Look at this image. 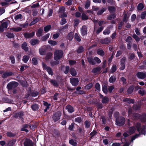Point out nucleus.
Instances as JSON below:
<instances>
[{"instance_id": "obj_1", "label": "nucleus", "mask_w": 146, "mask_h": 146, "mask_svg": "<svg viewBox=\"0 0 146 146\" xmlns=\"http://www.w3.org/2000/svg\"><path fill=\"white\" fill-rule=\"evenodd\" d=\"M141 125L139 123H137L134 126L129 127V128L128 133L130 135L132 134L135 132L137 129L139 133L145 135V132H146V128L145 126H143L141 129Z\"/></svg>"}, {"instance_id": "obj_2", "label": "nucleus", "mask_w": 146, "mask_h": 146, "mask_svg": "<svg viewBox=\"0 0 146 146\" xmlns=\"http://www.w3.org/2000/svg\"><path fill=\"white\" fill-rule=\"evenodd\" d=\"M63 55V52L61 50H56L54 52V59L56 61L60 59Z\"/></svg>"}, {"instance_id": "obj_3", "label": "nucleus", "mask_w": 146, "mask_h": 146, "mask_svg": "<svg viewBox=\"0 0 146 146\" xmlns=\"http://www.w3.org/2000/svg\"><path fill=\"white\" fill-rule=\"evenodd\" d=\"M9 24V22L8 21H2L0 22V31L3 32L4 29L7 28Z\"/></svg>"}, {"instance_id": "obj_4", "label": "nucleus", "mask_w": 146, "mask_h": 146, "mask_svg": "<svg viewBox=\"0 0 146 146\" xmlns=\"http://www.w3.org/2000/svg\"><path fill=\"white\" fill-rule=\"evenodd\" d=\"M125 120V118L122 117L116 118V124L119 126L124 124Z\"/></svg>"}, {"instance_id": "obj_5", "label": "nucleus", "mask_w": 146, "mask_h": 146, "mask_svg": "<svg viewBox=\"0 0 146 146\" xmlns=\"http://www.w3.org/2000/svg\"><path fill=\"white\" fill-rule=\"evenodd\" d=\"M65 9L63 7L60 8L58 11L59 17H67L66 14L65 13Z\"/></svg>"}, {"instance_id": "obj_6", "label": "nucleus", "mask_w": 146, "mask_h": 146, "mask_svg": "<svg viewBox=\"0 0 146 146\" xmlns=\"http://www.w3.org/2000/svg\"><path fill=\"white\" fill-rule=\"evenodd\" d=\"M61 115V113L60 111H58L56 112L53 115L52 117L53 120L55 122L57 121L60 119Z\"/></svg>"}, {"instance_id": "obj_7", "label": "nucleus", "mask_w": 146, "mask_h": 146, "mask_svg": "<svg viewBox=\"0 0 146 146\" xmlns=\"http://www.w3.org/2000/svg\"><path fill=\"white\" fill-rule=\"evenodd\" d=\"M18 85L17 82H11L9 83L7 85V87L8 90H10L14 88Z\"/></svg>"}, {"instance_id": "obj_8", "label": "nucleus", "mask_w": 146, "mask_h": 146, "mask_svg": "<svg viewBox=\"0 0 146 146\" xmlns=\"http://www.w3.org/2000/svg\"><path fill=\"white\" fill-rule=\"evenodd\" d=\"M136 76L139 78L143 79L146 77V72H138L137 73Z\"/></svg>"}, {"instance_id": "obj_9", "label": "nucleus", "mask_w": 146, "mask_h": 146, "mask_svg": "<svg viewBox=\"0 0 146 146\" xmlns=\"http://www.w3.org/2000/svg\"><path fill=\"white\" fill-rule=\"evenodd\" d=\"M70 81L72 85L76 86L78 84L79 80L78 78H70Z\"/></svg>"}, {"instance_id": "obj_10", "label": "nucleus", "mask_w": 146, "mask_h": 146, "mask_svg": "<svg viewBox=\"0 0 146 146\" xmlns=\"http://www.w3.org/2000/svg\"><path fill=\"white\" fill-rule=\"evenodd\" d=\"M24 146H33V143L32 141L28 139H26L24 143Z\"/></svg>"}, {"instance_id": "obj_11", "label": "nucleus", "mask_w": 146, "mask_h": 146, "mask_svg": "<svg viewBox=\"0 0 146 146\" xmlns=\"http://www.w3.org/2000/svg\"><path fill=\"white\" fill-rule=\"evenodd\" d=\"M87 27L86 26H83L81 28V33L82 36L86 35L87 34Z\"/></svg>"}, {"instance_id": "obj_12", "label": "nucleus", "mask_w": 146, "mask_h": 146, "mask_svg": "<svg viewBox=\"0 0 146 146\" xmlns=\"http://www.w3.org/2000/svg\"><path fill=\"white\" fill-rule=\"evenodd\" d=\"M43 68L46 70L48 74L51 75H53V72H52L51 69L49 67L47 66L46 64H43Z\"/></svg>"}, {"instance_id": "obj_13", "label": "nucleus", "mask_w": 146, "mask_h": 146, "mask_svg": "<svg viewBox=\"0 0 146 146\" xmlns=\"http://www.w3.org/2000/svg\"><path fill=\"white\" fill-rule=\"evenodd\" d=\"M46 51V48L45 46H42L39 49V53L41 55H44L45 54Z\"/></svg>"}, {"instance_id": "obj_14", "label": "nucleus", "mask_w": 146, "mask_h": 146, "mask_svg": "<svg viewBox=\"0 0 146 146\" xmlns=\"http://www.w3.org/2000/svg\"><path fill=\"white\" fill-rule=\"evenodd\" d=\"M110 39L109 38H106L104 39H102L100 42L103 44H109L110 42Z\"/></svg>"}, {"instance_id": "obj_15", "label": "nucleus", "mask_w": 146, "mask_h": 146, "mask_svg": "<svg viewBox=\"0 0 146 146\" xmlns=\"http://www.w3.org/2000/svg\"><path fill=\"white\" fill-rule=\"evenodd\" d=\"M35 32L33 31L30 33H25L24 34V35L26 38H30L33 36L35 35Z\"/></svg>"}, {"instance_id": "obj_16", "label": "nucleus", "mask_w": 146, "mask_h": 146, "mask_svg": "<svg viewBox=\"0 0 146 146\" xmlns=\"http://www.w3.org/2000/svg\"><path fill=\"white\" fill-rule=\"evenodd\" d=\"M101 68L100 67H98L94 68L92 70V72L95 74H100L101 72Z\"/></svg>"}, {"instance_id": "obj_17", "label": "nucleus", "mask_w": 146, "mask_h": 146, "mask_svg": "<svg viewBox=\"0 0 146 146\" xmlns=\"http://www.w3.org/2000/svg\"><path fill=\"white\" fill-rule=\"evenodd\" d=\"M16 142L15 139H13L8 141L6 143V146H12Z\"/></svg>"}, {"instance_id": "obj_18", "label": "nucleus", "mask_w": 146, "mask_h": 146, "mask_svg": "<svg viewBox=\"0 0 146 146\" xmlns=\"http://www.w3.org/2000/svg\"><path fill=\"white\" fill-rule=\"evenodd\" d=\"M22 29V28L21 27H17L10 28V30L12 31L15 32H18L21 31Z\"/></svg>"}, {"instance_id": "obj_19", "label": "nucleus", "mask_w": 146, "mask_h": 146, "mask_svg": "<svg viewBox=\"0 0 146 146\" xmlns=\"http://www.w3.org/2000/svg\"><path fill=\"white\" fill-rule=\"evenodd\" d=\"M66 109L70 113H72L74 111L73 108L70 105H68L66 106Z\"/></svg>"}, {"instance_id": "obj_20", "label": "nucleus", "mask_w": 146, "mask_h": 146, "mask_svg": "<svg viewBox=\"0 0 146 146\" xmlns=\"http://www.w3.org/2000/svg\"><path fill=\"white\" fill-rule=\"evenodd\" d=\"M39 43V41L38 40L36 39H32L30 42L31 44L32 45H34L38 44Z\"/></svg>"}, {"instance_id": "obj_21", "label": "nucleus", "mask_w": 146, "mask_h": 146, "mask_svg": "<svg viewBox=\"0 0 146 146\" xmlns=\"http://www.w3.org/2000/svg\"><path fill=\"white\" fill-rule=\"evenodd\" d=\"M22 48L25 51H27L28 50L29 48L28 47L27 45V43L24 42L21 45Z\"/></svg>"}, {"instance_id": "obj_22", "label": "nucleus", "mask_w": 146, "mask_h": 146, "mask_svg": "<svg viewBox=\"0 0 146 146\" xmlns=\"http://www.w3.org/2000/svg\"><path fill=\"white\" fill-rule=\"evenodd\" d=\"M74 33L72 32H71L68 33L67 36V38L70 40H71L74 37Z\"/></svg>"}, {"instance_id": "obj_23", "label": "nucleus", "mask_w": 146, "mask_h": 146, "mask_svg": "<svg viewBox=\"0 0 146 146\" xmlns=\"http://www.w3.org/2000/svg\"><path fill=\"white\" fill-rule=\"evenodd\" d=\"M70 67L69 66H62V70H63L65 74H67L69 70Z\"/></svg>"}, {"instance_id": "obj_24", "label": "nucleus", "mask_w": 146, "mask_h": 146, "mask_svg": "<svg viewBox=\"0 0 146 146\" xmlns=\"http://www.w3.org/2000/svg\"><path fill=\"white\" fill-rule=\"evenodd\" d=\"M109 99L106 97H104L102 99V102L103 104H106L109 101Z\"/></svg>"}, {"instance_id": "obj_25", "label": "nucleus", "mask_w": 146, "mask_h": 146, "mask_svg": "<svg viewBox=\"0 0 146 146\" xmlns=\"http://www.w3.org/2000/svg\"><path fill=\"white\" fill-rule=\"evenodd\" d=\"M29 56L24 55L23 56L22 60L25 63H27L29 59Z\"/></svg>"}, {"instance_id": "obj_26", "label": "nucleus", "mask_w": 146, "mask_h": 146, "mask_svg": "<svg viewBox=\"0 0 146 146\" xmlns=\"http://www.w3.org/2000/svg\"><path fill=\"white\" fill-rule=\"evenodd\" d=\"M123 21H125L127 20L128 19L129 15V14H128L126 12H124L123 13Z\"/></svg>"}, {"instance_id": "obj_27", "label": "nucleus", "mask_w": 146, "mask_h": 146, "mask_svg": "<svg viewBox=\"0 0 146 146\" xmlns=\"http://www.w3.org/2000/svg\"><path fill=\"white\" fill-rule=\"evenodd\" d=\"M50 82L55 86L58 87V83L56 80H50Z\"/></svg>"}, {"instance_id": "obj_28", "label": "nucleus", "mask_w": 146, "mask_h": 146, "mask_svg": "<svg viewBox=\"0 0 146 146\" xmlns=\"http://www.w3.org/2000/svg\"><path fill=\"white\" fill-rule=\"evenodd\" d=\"M52 54L51 52H48L46 54L45 58V59L46 60H47L50 59L52 57Z\"/></svg>"}, {"instance_id": "obj_29", "label": "nucleus", "mask_w": 146, "mask_h": 146, "mask_svg": "<svg viewBox=\"0 0 146 146\" xmlns=\"http://www.w3.org/2000/svg\"><path fill=\"white\" fill-rule=\"evenodd\" d=\"M23 115V114L22 112L17 113L14 114V117L15 118L21 117Z\"/></svg>"}, {"instance_id": "obj_30", "label": "nucleus", "mask_w": 146, "mask_h": 146, "mask_svg": "<svg viewBox=\"0 0 146 146\" xmlns=\"http://www.w3.org/2000/svg\"><path fill=\"white\" fill-rule=\"evenodd\" d=\"M123 101L129 103H133L134 102V101L133 100L127 98L124 99Z\"/></svg>"}, {"instance_id": "obj_31", "label": "nucleus", "mask_w": 146, "mask_h": 146, "mask_svg": "<svg viewBox=\"0 0 146 146\" xmlns=\"http://www.w3.org/2000/svg\"><path fill=\"white\" fill-rule=\"evenodd\" d=\"M11 74L12 73L11 72H5L3 73L2 76L3 78H5L11 75Z\"/></svg>"}, {"instance_id": "obj_32", "label": "nucleus", "mask_w": 146, "mask_h": 146, "mask_svg": "<svg viewBox=\"0 0 146 146\" xmlns=\"http://www.w3.org/2000/svg\"><path fill=\"white\" fill-rule=\"evenodd\" d=\"M107 9V8L106 7L103 8L102 9L99 11L97 13V15H102L103 13Z\"/></svg>"}, {"instance_id": "obj_33", "label": "nucleus", "mask_w": 146, "mask_h": 146, "mask_svg": "<svg viewBox=\"0 0 146 146\" xmlns=\"http://www.w3.org/2000/svg\"><path fill=\"white\" fill-rule=\"evenodd\" d=\"M48 42L52 46H54L57 44L56 41L51 40H48Z\"/></svg>"}, {"instance_id": "obj_34", "label": "nucleus", "mask_w": 146, "mask_h": 146, "mask_svg": "<svg viewBox=\"0 0 146 146\" xmlns=\"http://www.w3.org/2000/svg\"><path fill=\"white\" fill-rule=\"evenodd\" d=\"M31 108L33 111H36L38 110V107L37 104H35L32 106Z\"/></svg>"}, {"instance_id": "obj_35", "label": "nucleus", "mask_w": 146, "mask_h": 146, "mask_svg": "<svg viewBox=\"0 0 146 146\" xmlns=\"http://www.w3.org/2000/svg\"><path fill=\"white\" fill-rule=\"evenodd\" d=\"M70 73L72 76H74L77 74V72L73 68H72L70 70Z\"/></svg>"}, {"instance_id": "obj_36", "label": "nucleus", "mask_w": 146, "mask_h": 146, "mask_svg": "<svg viewBox=\"0 0 146 146\" xmlns=\"http://www.w3.org/2000/svg\"><path fill=\"white\" fill-rule=\"evenodd\" d=\"M69 143L73 146H76V145L77 143L76 141L73 139H71L69 140Z\"/></svg>"}, {"instance_id": "obj_37", "label": "nucleus", "mask_w": 146, "mask_h": 146, "mask_svg": "<svg viewBox=\"0 0 146 146\" xmlns=\"http://www.w3.org/2000/svg\"><path fill=\"white\" fill-rule=\"evenodd\" d=\"M115 9L114 7L110 6L108 8V10L110 13L113 12L115 11Z\"/></svg>"}, {"instance_id": "obj_38", "label": "nucleus", "mask_w": 146, "mask_h": 146, "mask_svg": "<svg viewBox=\"0 0 146 146\" xmlns=\"http://www.w3.org/2000/svg\"><path fill=\"white\" fill-rule=\"evenodd\" d=\"M116 78L114 76H111L109 80L110 83H113L115 81Z\"/></svg>"}, {"instance_id": "obj_39", "label": "nucleus", "mask_w": 146, "mask_h": 146, "mask_svg": "<svg viewBox=\"0 0 146 146\" xmlns=\"http://www.w3.org/2000/svg\"><path fill=\"white\" fill-rule=\"evenodd\" d=\"M84 50V49L83 47L82 46H80L78 49L77 50V52L78 53H80L82 52Z\"/></svg>"}, {"instance_id": "obj_40", "label": "nucleus", "mask_w": 146, "mask_h": 146, "mask_svg": "<svg viewBox=\"0 0 146 146\" xmlns=\"http://www.w3.org/2000/svg\"><path fill=\"white\" fill-rule=\"evenodd\" d=\"M51 27L50 25H47L44 27V31L46 32H48L51 29Z\"/></svg>"}, {"instance_id": "obj_41", "label": "nucleus", "mask_w": 146, "mask_h": 146, "mask_svg": "<svg viewBox=\"0 0 146 146\" xmlns=\"http://www.w3.org/2000/svg\"><path fill=\"white\" fill-rule=\"evenodd\" d=\"M141 120L142 121L145 122L146 121V114H144L141 117Z\"/></svg>"}, {"instance_id": "obj_42", "label": "nucleus", "mask_w": 146, "mask_h": 146, "mask_svg": "<svg viewBox=\"0 0 146 146\" xmlns=\"http://www.w3.org/2000/svg\"><path fill=\"white\" fill-rule=\"evenodd\" d=\"M42 31H43V30L42 29H39L38 30L37 32L36 33V35H37V36H41V35H42Z\"/></svg>"}, {"instance_id": "obj_43", "label": "nucleus", "mask_w": 146, "mask_h": 146, "mask_svg": "<svg viewBox=\"0 0 146 146\" xmlns=\"http://www.w3.org/2000/svg\"><path fill=\"white\" fill-rule=\"evenodd\" d=\"M97 53L98 54L102 56L104 55V52L102 50H98L97 51Z\"/></svg>"}, {"instance_id": "obj_44", "label": "nucleus", "mask_w": 146, "mask_h": 146, "mask_svg": "<svg viewBox=\"0 0 146 146\" xmlns=\"http://www.w3.org/2000/svg\"><path fill=\"white\" fill-rule=\"evenodd\" d=\"M6 35V36L9 38H13L14 36L13 33H7Z\"/></svg>"}, {"instance_id": "obj_45", "label": "nucleus", "mask_w": 146, "mask_h": 146, "mask_svg": "<svg viewBox=\"0 0 146 146\" xmlns=\"http://www.w3.org/2000/svg\"><path fill=\"white\" fill-rule=\"evenodd\" d=\"M110 33V31L109 29H105L103 32V33L104 35H106L109 34Z\"/></svg>"}, {"instance_id": "obj_46", "label": "nucleus", "mask_w": 146, "mask_h": 146, "mask_svg": "<svg viewBox=\"0 0 146 146\" xmlns=\"http://www.w3.org/2000/svg\"><path fill=\"white\" fill-rule=\"evenodd\" d=\"M28 127V125H24L23 127L21 129V131H24L27 132H28V130L27 129H26V128H27Z\"/></svg>"}, {"instance_id": "obj_47", "label": "nucleus", "mask_w": 146, "mask_h": 146, "mask_svg": "<svg viewBox=\"0 0 146 146\" xmlns=\"http://www.w3.org/2000/svg\"><path fill=\"white\" fill-rule=\"evenodd\" d=\"M116 65L115 64H113V65L111 69V72L113 73L116 70Z\"/></svg>"}, {"instance_id": "obj_48", "label": "nucleus", "mask_w": 146, "mask_h": 146, "mask_svg": "<svg viewBox=\"0 0 146 146\" xmlns=\"http://www.w3.org/2000/svg\"><path fill=\"white\" fill-rule=\"evenodd\" d=\"M75 121L76 122H77L79 123H80L82 122V119L81 117H78L75 119Z\"/></svg>"}, {"instance_id": "obj_49", "label": "nucleus", "mask_w": 146, "mask_h": 146, "mask_svg": "<svg viewBox=\"0 0 146 146\" xmlns=\"http://www.w3.org/2000/svg\"><path fill=\"white\" fill-rule=\"evenodd\" d=\"M144 8V6L142 4H139L137 6L138 9L139 10H142Z\"/></svg>"}, {"instance_id": "obj_50", "label": "nucleus", "mask_w": 146, "mask_h": 146, "mask_svg": "<svg viewBox=\"0 0 146 146\" xmlns=\"http://www.w3.org/2000/svg\"><path fill=\"white\" fill-rule=\"evenodd\" d=\"M93 86V84L92 83H90L87 85L85 86V88L87 90H89L92 88Z\"/></svg>"}, {"instance_id": "obj_51", "label": "nucleus", "mask_w": 146, "mask_h": 146, "mask_svg": "<svg viewBox=\"0 0 146 146\" xmlns=\"http://www.w3.org/2000/svg\"><path fill=\"white\" fill-rule=\"evenodd\" d=\"M146 16V11H144L142 12L141 15V18L142 19H145Z\"/></svg>"}, {"instance_id": "obj_52", "label": "nucleus", "mask_w": 146, "mask_h": 146, "mask_svg": "<svg viewBox=\"0 0 146 146\" xmlns=\"http://www.w3.org/2000/svg\"><path fill=\"white\" fill-rule=\"evenodd\" d=\"M102 90L104 93L105 94L107 93L108 92V88L106 86H103L102 87Z\"/></svg>"}, {"instance_id": "obj_53", "label": "nucleus", "mask_w": 146, "mask_h": 146, "mask_svg": "<svg viewBox=\"0 0 146 146\" xmlns=\"http://www.w3.org/2000/svg\"><path fill=\"white\" fill-rule=\"evenodd\" d=\"M50 36L49 33H48L42 37V39L43 40H45L47 39Z\"/></svg>"}, {"instance_id": "obj_54", "label": "nucleus", "mask_w": 146, "mask_h": 146, "mask_svg": "<svg viewBox=\"0 0 146 146\" xmlns=\"http://www.w3.org/2000/svg\"><path fill=\"white\" fill-rule=\"evenodd\" d=\"M90 1L89 0H87L86 1V3L85 5V7L86 9H87L90 6Z\"/></svg>"}, {"instance_id": "obj_55", "label": "nucleus", "mask_w": 146, "mask_h": 146, "mask_svg": "<svg viewBox=\"0 0 146 146\" xmlns=\"http://www.w3.org/2000/svg\"><path fill=\"white\" fill-rule=\"evenodd\" d=\"M75 38L76 40L78 41H81V39L80 38L79 36L78 35L77 33H75L74 35Z\"/></svg>"}, {"instance_id": "obj_56", "label": "nucleus", "mask_w": 146, "mask_h": 146, "mask_svg": "<svg viewBox=\"0 0 146 146\" xmlns=\"http://www.w3.org/2000/svg\"><path fill=\"white\" fill-rule=\"evenodd\" d=\"M133 89L134 87L133 86L130 87L127 90L128 93L129 94H130L133 92Z\"/></svg>"}, {"instance_id": "obj_57", "label": "nucleus", "mask_w": 146, "mask_h": 146, "mask_svg": "<svg viewBox=\"0 0 146 146\" xmlns=\"http://www.w3.org/2000/svg\"><path fill=\"white\" fill-rule=\"evenodd\" d=\"M82 18L83 20H87L88 19V17L84 13L82 14Z\"/></svg>"}, {"instance_id": "obj_58", "label": "nucleus", "mask_w": 146, "mask_h": 146, "mask_svg": "<svg viewBox=\"0 0 146 146\" xmlns=\"http://www.w3.org/2000/svg\"><path fill=\"white\" fill-rule=\"evenodd\" d=\"M133 37L134 39H135V40L137 42L139 41L140 40V38H139L135 34H133Z\"/></svg>"}, {"instance_id": "obj_59", "label": "nucleus", "mask_w": 146, "mask_h": 146, "mask_svg": "<svg viewBox=\"0 0 146 146\" xmlns=\"http://www.w3.org/2000/svg\"><path fill=\"white\" fill-rule=\"evenodd\" d=\"M22 18V15L21 14H19L17 15H16L15 17V19L16 20L19 19H21Z\"/></svg>"}, {"instance_id": "obj_60", "label": "nucleus", "mask_w": 146, "mask_h": 146, "mask_svg": "<svg viewBox=\"0 0 146 146\" xmlns=\"http://www.w3.org/2000/svg\"><path fill=\"white\" fill-rule=\"evenodd\" d=\"M10 59L12 63L14 64L15 63V58L13 56H11L10 57Z\"/></svg>"}, {"instance_id": "obj_61", "label": "nucleus", "mask_w": 146, "mask_h": 146, "mask_svg": "<svg viewBox=\"0 0 146 146\" xmlns=\"http://www.w3.org/2000/svg\"><path fill=\"white\" fill-rule=\"evenodd\" d=\"M29 67L27 65H25V66H21L20 68V70L21 71H24L25 69H26L27 67Z\"/></svg>"}, {"instance_id": "obj_62", "label": "nucleus", "mask_w": 146, "mask_h": 146, "mask_svg": "<svg viewBox=\"0 0 146 146\" xmlns=\"http://www.w3.org/2000/svg\"><path fill=\"white\" fill-rule=\"evenodd\" d=\"M32 62L34 64H36L38 63V60L36 58H33L32 59Z\"/></svg>"}, {"instance_id": "obj_63", "label": "nucleus", "mask_w": 146, "mask_h": 146, "mask_svg": "<svg viewBox=\"0 0 146 146\" xmlns=\"http://www.w3.org/2000/svg\"><path fill=\"white\" fill-rule=\"evenodd\" d=\"M66 23V19L64 18H62V19L60 22L61 25H63Z\"/></svg>"}, {"instance_id": "obj_64", "label": "nucleus", "mask_w": 146, "mask_h": 146, "mask_svg": "<svg viewBox=\"0 0 146 146\" xmlns=\"http://www.w3.org/2000/svg\"><path fill=\"white\" fill-rule=\"evenodd\" d=\"M85 125L86 127L88 128L89 127L90 125V123L88 121H86L85 122Z\"/></svg>"}]
</instances>
